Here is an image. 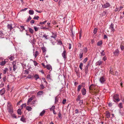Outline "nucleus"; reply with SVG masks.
I'll list each match as a JSON object with an SVG mask.
<instances>
[{
    "label": "nucleus",
    "instance_id": "4be33fe9",
    "mask_svg": "<svg viewBox=\"0 0 124 124\" xmlns=\"http://www.w3.org/2000/svg\"><path fill=\"white\" fill-rule=\"evenodd\" d=\"M56 33L54 32H52V36H51V38H53L54 39H56Z\"/></svg>",
    "mask_w": 124,
    "mask_h": 124
},
{
    "label": "nucleus",
    "instance_id": "f257e3e1",
    "mask_svg": "<svg viewBox=\"0 0 124 124\" xmlns=\"http://www.w3.org/2000/svg\"><path fill=\"white\" fill-rule=\"evenodd\" d=\"M7 109L8 110V113L10 114H12L13 113V108L12 105L9 102L8 103Z\"/></svg>",
    "mask_w": 124,
    "mask_h": 124
},
{
    "label": "nucleus",
    "instance_id": "4c0bfd02",
    "mask_svg": "<svg viewBox=\"0 0 124 124\" xmlns=\"http://www.w3.org/2000/svg\"><path fill=\"white\" fill-rule=\"evenodd\" d=\"M58 116L60 119H61L62 118L61 113L60 111L59 112Z\"/></svg>",
    "mask_w": 124,
    "mask_h": 124
},
{
    "label": "nucleus",
    "instance_id": "3c124183",
    "mask_svg": "<svg viewBox=\"0 0 124 124\" xmlns=\"http://www.w3.org/2000/svg\"><path fill=\"white\" fill-rule=\"evenodd\" d=\"M34 29L35 30V31H38L39 30V28L35 26H34Z\"/></svg>",
    "mask_w": 124,
    "mask_h": 124
},
{
    "label": "nucleus",
    "instance_id": "a211bd4d",
    "mask_svg": "<svg viewBox=\"0 0 124 124\" xmlns=\"http://www.w3.org/2000/svg\"><path fill=\"white\" fill-rule=\"evenodd\" d=\"M7 62L5 60L2 61L0 62V65L2 66H4Z\"/></svg>",
    "mask_w": 124,
    "mask_h": 124
},
{
    "label": "nucleus",
    "instance_id": "052dcab7",
    "mask_svg": "<svg viewBox=\"0 0 124 124\" xmlns=\"http://www.w3.org/2000/svg\"><path fill=\"white\" fill-rule=\"evenodd\" d=\"M6 79V77L5 76L3 78V82H5Z\"/></svg>",
    "mask_w": 124,
    "mask_h": 124
},
{
    "label": "nucleus",
    "instance_id": "8fccbe9b",
    "mask_svg": "<svg viewBox=\"0 0 124 124\" xmlns=\"http://www.w3.org/2000/svg\"><path fill=\"white\" fill-rule=\"evenodd\" d=\"M33 62L34 65L35 66H37L38 64L35 61H33Z\"/></svg>",
    "mask_w": 124,
    "mask_h": 124
},
{
    "label": "nucleus",
    "instance_id": "39448f33",
    "mask_svg": "<svg viewBox=\"0 0 124 124\" xmlns=\"http://www.w3.org/2000/svg\"><path fill=\"white\" fill-rule=\"evenodd\" d=\"M110 6V4L109 3L106 2V3L103 5H102V7L103 8H107L109 7Z\"/></svg>",
    "mask_w": 124,
    "mask_h": 124
},
{
    "label": "nucleus",
    "instance_id": "58836bf2",
    "mask_svg": "<svg viewBox=\"0 0 124 124\" xmlns=\"http://www.w3.org/2000/svg\"><path fill=\"white\" fill-rule=\"evenodd\" d=\"M83 63L82 62H81L80 63L79 66V67L81 70L82 69V67L83 66Z\"/></svg>",
    "mask_w": 124,
    "mask_h": 124
},
{
    "label": "nucleus",
    "instance_id": "f704fd0d",
    "mask_svg": "<svg viewBox=\"0 0 124 124\" xmlns=\"http://www.w3.org/2000/svg\"><path fill=\"white\" fill-rule=\"evenodd\" d=\"M17 113L19 115H21V111L20 109L19 108L17 110Z\"/></svg>",
    "mask_w": 124,
    "mask_h": 124
},
{
    "label": "nucleus",
    "instance_id": "f3484780",
    "mask_svg": "<svg viewBox=\"0 0 124 124\" xmlns=\"http://www.w3.org/2000/svg\"><path fill=\"white\" fill-rule=\"evenodd\" d=\"M13 71H15L16 70L17 68V67L16 65V64H14V63L13 64Z\"/></svg>",
    "mask_w": 124,
    "mask_h": 124
},
{
    "label": "nucleus",
    "instance_id": "4d7b16f0",
    "mask_svg": "<svg viewBox=\"0 0 124 124\" xmlns=\"http://www.w3.org/2000/svg\"><path fill=\"white\" fill-rule=\"evenodd\" d=\"M42 80L44 82H45L46 83V85H47V83L46 82V81L45 79L44 78H42Z\"/></svg>",
    "mask_w": 124,
    "mask_h": 124
},
{
    "label": "nucleus",
    "instance_id": "473e14b6",
    "mask_svg": "<svg viewBox=\"0 0 124 124\" xmlns=\"http://www.w3.org/2000/svg\"><path fill=\"white\" fill-rule=\"evenodd\" d=\"M81 98V96L80 95H78L77 97V98L76 99V100L77 101H79L80 100V99Z\"/></svg>",
    "mask_w": 124,
    "mask_h": 124
},
{
    "label": "nucleus",
    "instance_id": "c85d7f7f",
    "mask_svg": "<svg viewBox=\"0 0 124 124\" xmlns=\"http://www.w3.org/2000/svg\"><path fill=\"white\" fill-rule=\"evenodd\" d=\"M29 14L30 15H33L34 13V11L32 10H30L29 11Z\"/></svg>",
    "mask_w": 124,
    "mask_h": 124
},
{
    "label": "nucleus",
    "instance_id": "bb28decb",
    "mask_svg": "<svg viewBox=\"0 0 124 124\" xmlns=\"http://www.w3.org/2000/svg\"><path fill=\"white\" fill-rule=\"evenodd\" d=\"M8 69L7 68H5L3 70V73L4 74H5L6 73L7 71H8Z\"/></svg>",
    "mask_w": 124,
    "mask_h": 124
},
{
    "label": "nucleus",
    "instance_id": "9b49d317",
    "mask_svg": "<svg viewBox=\"0 0 124 124\" xmlns=\"http://www.w3.org/2000/svg\"><path fill=\"white\" fill-rule=\"evenodd\" d=\"M106 117L108 118H109L110 116V113L108 111H106Z\"/></svg>",
    "mask_w": 124,
    "mask_h": 124
},
{
    "label": "nucleus",
    "instance_id": "a19ab883",
    "mask_svg": "<svg viewBox=\"0 0 124 124\" xmlns=\"http://www.w3.org/2000/svg\"><path fill=\"white\" fill-rule=\"evenodd\" d=\"M109 72L110 73L113 75H114V73L113 72V70L112 69H110Z\"/></svg>",
    "mask_w": 124,
    "mask_h": 124
},
{
    "label": "nucleus",
    "instance_id": "6e6d98bb",
    "mask_svg": "<svg viewBox=\"0 0 124 124\" xmlns=\"http://www.w3.org/2000/svg\"><path fill=\"white\" fill-rule=\"evenodd\" d=\"M87 60V58H85L83 61V62L85 63Z\"/></svg>",
    "mask_w": 124,
    "mask_h": 124
},
{
    "label": "nucleus",
    "instance_id": "a878e982",
    "mask_svg": "<svg viewBox=\"0 0 124 124\" xmlns=\"http://www.w3.org/2000/svg\"><path fill=\"white\" fill-rule=\"evenodd\" d=\"M29 31L31 34H32L34 32V30H33L31 28H29Z\"/></svg>",
    "mask_w": 124,
    "mask_h": 124
},
{
    "label": "nucleus",
    "instance_id": "6e6552de",
    "mask_svg": "<svg viewBox=\"0 0 124 124\" xmlns=\"http://www.w3.org/2000/svg\"><path fill=\"white\" fill-rule=\"evenodd\" d=\"M34 96H32L30 98H29L28 100V102L27 103V104L29 105V104L30 102L32 100L34 99Z\"/></svg>",
    "mask_w": 124,
    "mask_h": 124
},
{
    "label": "nucleus",
    "instance_id": "49530a36",
    "mask_svg": "<svg viewBox=\"0 0 124 124\" xmlns=\"http://www.w3.org/2000/svg\"><path fill=\"white\" fill-rule=\"evenodd\" d=\"M26 104L25 103L23 104L21 106V109H22L23 107H26Z\"/></svg>",
    "mask_w": 124,
    "mask_h": 124
},
{
    "label": "nucleus",
    "instance_id": "20e7f679",
    "mask_svg": "<svg viewBox=\"0 0 124 124\" xmlns=\"http://www.w3.org/2000/svg\"><path fill=\"white\" fill-rule=\"evenodd\" d=\"M63 49L64 50L62 53V57L65 60L67 58V57L66 56V50H65V48H64V47H63Z\"/></svg>",
    "mask_w": 124,
    "mask_h": 124
},
{
    "label": "nucleus",
    "instance_id": "72a5a7b5",
    "mask_svg": "<svg viewBox=\"0 0 124 124\" xmlns=\"http://www.w3.org/2000/svg\"><path fill=\"white\" fill-rule=\"evenodd\" d=\"M45 112V110H43L40 114V116H43Z\"/></svg>",
    "mask_w": 124,
    "mask_h": 124
},
{
    "label": "nucleus",
    "instance_id": "bf43d9fd",
    "mask_svg": "<svg viewBox=\"0 0 124 124\" xmlns=\"http://www.w3.org/2000/svg\"><path fill=\"white\" fill-rule=\"evenodd\" d=\"M24 72L25 74H29V71L27 70H25Z\"/></svg>",
    "mask_w": 124,
    "mask_h": 124
},
{
    "label": "nucleus",
    "instance_id": "9d476101",
    "mask_svg": "<svg viewBox=\"0 0 124 124\" xmlns=\"http://www.w3.org/2000/svg\"><path fill=\"white\" fill-rule=\"evenodd\" d=\"M81 92L83 95H85L86 94V90L84 88H83L81 89Z\"/></svg>",
    "mask_w": 124,
    "mask_h": 124
},
{
    "label": "nucleus",
    "instance_id": "5fc2aeb1",
    "mask_svg": "<svg viewBox=\"0 0 124 124\" xmlns=\"http://www.w3.org/2000/svg\"><path fill=\"white\" fill-rule=\"evenodd\" d=\"M14 58L13 56H11L9 58V59L11 61L13 60Z\"/></svg>",
    "mask_w": 124,
    "mask_h": 124
},
{
    "label": "nucleus",
    "instance_id": "cd10ccee",
    "mask_svg": "<svg viewBox=\"0 0 124 124\" xmlns=\"http://www.w3.org/2000/svg\"><path fill=\"white\" fill-rule=\"evenodd\" d=\"M26 109L27 110H28V111H31L32 109V108L31 107L29 106H27L26 107Z\"/></svg>",
    "mask_w": 124,
    "mask_h": 124
},
{
    "label": "nucleus",
    "instance_id": "dca6fc26",
    "mask_svg": "<svg viewBox=\"0 0 124 124\" xmlns=\"http://www.w3.org/2000/svg\"><path fill=\"white\" fill-rule=\"evenodd\" d=\"M20 120L23 122H26V118L24 117L23 115L20 119Z\"/></svg>",
    "mask_w": 124,
    "mask_h": 124
},
{
    "label": "nucleus",
    "instance_id": "7ed1b4c3",
    "mask_svg": "<svg viewBox=\"0 0 124 124\" xmlns=\"http://www.w3.org/2000/svg\"><path fill=\"white\" fill-rule=\"evenodd\" d=\"M99 80L101 83L102 84L105 83L106 82V79L104 77H102L100 78Z\"/></svg>",
    "mask_w": 124,
    "mask_h": 124
},
{
    "label": "nucleus",
    "instance_id": "5701e85b",
    "mask_svg": "<svg viewBox=\"0 0 124 124\" xmlns=\"http://www.w3.org/2000/svg\"><path fill=\"white\" fill-rule=\"evenodd\" d=\"M95 85H94L92 84L89 87V89L92 90L94 88Z\"/></svg>",
    "mask_w": 124,
    "mask_h": 124
},
{
    "label": "nucleus",
    "instance_id": "09e8293b",
    "mask_svg": "<svg viewBox=\"0 0 124 124\" xmlns=\"http://www.w3.org/2000/svg\"><path fill=\"white\" fill-rule=\"evenodd\" d=\"M40 89L42 90L44 89L45 87L44 86L43 84H41L40 85Z\"/></svg>",
    "mask_w": 124,
    "mask_h": 124
},
{
    "label": "nucleus",
    "instance_id": "6ab92c4d",
    "mask_svg": "<svg viewBox=\"0 0 124 124\" xmlns=\"http://www.w3.org/2000/svg\"><path fill=\"white\" fill-rule=\"evenodd\" d=\"M89 66L88 65H87L86 67H85V73L86 74L88 73V67Z\"/></svg>",
    "mask_w": 124,
    "mask_h": 124
},
{
    "label": "nucleus",
    "instance_id": "1a4fd4ad",
    "mask_svg": "<svg viewBox=\"0 0 124 124\" xmlns=\"http://www.w3.org/2000/svg\"><path fill=\"white\" fill-rule=\"evenodd\" d=\"M102 61L100 60L97 62L96 63V66H100L102 64Z\"/></svg>",
    "mask_w": 124,
    "mask_h": 124
},
{
    "label": "nucleus",
    "instance_id": "37998d69",
    "mask_svg": "<svg viewBox=\"0 0 124 124\" xmlns=\"http://www.w3.org/2000/svg\"><path fill=\"white\" fill-rule=\"evenodd\" d=\"M46 78L48 79L51 80V78L50 75V74H48Z\"/></svg>",
    "mask_w": 124,
    "mask_h": 124
},
{
    "label": "nucleus",
    "instance_id": "0e129e2a",
    "mask_svg": "<svg viewBox=\"0 0 124 124\" xmlns=\"http://www.w3.org/2000/svg\"><path fill=\"white\" fill-rule=\"evenodd\" d=\"M41 64L42 65V66H43L44 67V68H46V66H45V64L43 62L42 63H41Z\"/></svg>",
    "mask_w": 124,
    "mask_h": 124
},
{
    "label": "nucleus",
    "instance_id": "a18cd8bd",
    "mask_svg": "<svg viewBox=\"0 0 124 124\" xmlns=\"http://www.w3.org/2000/svg\"><path fill=\"white\" fill-rule=\"evenodd\" d=\"M97 31V29L96 28H95L94 29V30H93V33L94 34H96Z\"/></svg>",
    "mask_w": 124,
    "mask_h": 124
},
{
    "label": "nucleus",
    "instance_id": "13d9d810",
    "mask_svg": "<svg viewBox=\"0 0 124 124\" xmlns=\"http://www.w3.org/2000/svg\"><path fill=\"white\" fill-rule=\"evenodd\" d=\"M66 99H64V100H63L62 101V104H65L66 102Z\"/></svg>",
    "mask_w": 124,
    "mask_h": 124
},
{
    "label": "nucleus",
    "instance_id": "f03ea898",
    "mask_svg": "<svg viewBox=\"0 0 124 124\" xmlns=\"http://www.w3.org/2000/svg\"><path fill=\"white\" fill-rule=\"evenodd\" d=\"M113 99L114 101L116 102V101L117 102L119 101L120 100L119 99V95L118 94H116L114 95L113 97Z\"/></svg>",
    "mask_w": 124,
    "mask_h": 124
},
{
    "label": "nucleus",
    "instance_id": "de8ad7c7",
    "mask_svg": "<svg viewBox=\"0 0 124 124\" xmlns=\"http://www.w3.org/2000/svg\"><path fill=\"white\" fill-rule=\"evenodd\" d=\"M31 19V18L29 16L28 18L27 19L26 21L27 22H28Z\"/></svg>",
    "mask_w": 124,
    "mask_h": 124
},
{
    "label": "nucleus",
    "instance_id": "ddd939ff",
    "mask_svg": "<svg viewBox=\"0 0 124 124\" xmlns=\"http://www.w3.org/2000/svg\"><path fill=\"white\" fill-rule=\"evenodd\" d=\"M5 89L3 88L2 89L0 90V94L2 95L4 94L5 92Z\"/></svg>",
    "mask_w": 124,
    "mask_h": 124
},
{
    "label": "nucleus",
    "instance_id": "c03bdc74",
    "mask_svg": "<svg viewBox=\"0 0 124 124\" xmlns=\"http://www.w3.org/2000/svg\"><path fill=\"white\" fill-rule=\"evenodd\" d=\"M12 117L14 118H16V115L15 114H10Z\"/></svg>",
    "mask_w": 124,
    "mask_h": 124
},
{
    "label": "nucleus",
    "instance_id": "e2e57ef3",
    "mask_svg": "<svg viewBox=\"0 0 124 124\" xmlns=\"http://www.w3.org/2000/svg\"><path fill=\"white\" fill-rule=\"evenodd\" d=\"M87 47H85L84 48V51L85 53H86L87 52Z\"/></svg>",
    "mask_w": 124,
    "mask_h": 124
},
{
    "label": "nucleus",
    "instance_id": "680f3d73",
    "mask_svg": "<svg viewBox=\"0 0 124 124\" xmlns=\"http://www.w3.org/2000/svg\"><path fill=\"white\" fill-rule=\"evenodd\" d=\"M42 50L43 53H45L46 51V50L45 48H41Z\"/></svg>",
    "mask_w": 124,
    "mask_h": 124
},
{
    "label": "nucleus",
    "instance_id": "c9c22d12",
    "mask_svg": "<svg viewBox=\"0 0 124 124\" xmlns=\"http://www.w3.org/2000/svg\"><path fill=\"white\" fill-rule=\"evenodd\" d=\"M34 77L35 78V80H37L39 78V75L37 74L35 75L34 76Z\"/></svg>",
    "mask_w": 124,
    "mask_h": 124
},
{
    "label": "nucleus",
    "instance_id": "864d4df0",
    "mask_svg": "<svg viewBox=\"0 0 124 124\" xmlns=\"http://www.w3.org/2000/svg\"><path fill=\"white\" fill-rule=\"evenodd\" d=\"M79 101V104L80 105H82L83 104V100H80Z\"/></svg>",
    "mask_w": 124,
    "mask_h": 124
},
{
    "label": "nucleus",
    "instance_id": "69168bd1",
    "mask_svg": "<svg viewBox=\"0 0 124 124\" xmlns=\"http://www.w3.org/2000/svg\"><path fill=\"white\" fill-rule=\"evenodd\" d=\"M39 18V16H37L36 17L35 16L33 18V19H37V20H38V18Z\"/></svg>",
    "mask_w": 124,
    "mask_h": 124
},
{
    "label": "nucleus",
    "instance_id": "ea45409f",
    "mask_svg": "<svg viewBox=\"0 0 124 124\" xmlns=\"http://www.w3.org/2000/svg\"><path fill=\"white\" fill-rule=\"evenodd\" d=\"M118 106L120 109L123 108V106H122V103H120L118 105Z\"/></svg>",
    "mask_w": 124,
    "mask_h": 124
},
{
    "label": "nucleus",
    "instance_id": "603ef678",
    "mask_svg": "<svg viewBox=\"0 0 124 124\" xmlns=\"http://www.w3.org/2000/svg\"><path fill=\"white\" fill-rule=\"evenodd\" d=\"M120 47L122 50H123L124 49V46L122 45H120Z\"/></svg>",
    "mask_w": 124,
    "mask_h": 124
},
{
    "label": "nucleus",
    "instance_id": "338daca9",
    "mask_svg": "<svg viewBox=\"0 0 124 124\" xmlns=\"http://www.w3.org/2000/svg\"><path fill=\"white\" fill-rule=\"evenodd\" d=\"M118 75V72L117 71H115V72L114 73V75H116L117 76V75Z\"/></svg>",
    "mask_w": 124,
    "mask_h": 124
},
{
    "label": "nucleus",
    "instance_id": "4468645a",
    "mask_svg": "<svg viewBox=\"0 0 124 124\" xmlns=\"http://www.w3.org/2000/svg\"><path fill=\"white\" fill-rule=\"evenodd\" d=\"M7 27L8 29L10 30V31L13 29L12 24H8L7 25Z\"/></svg>",
    "mask_w": 124,
    "mask_h": 124
},
{
    "label": "nucleus",
    "instance_id": "393cba45",
    "mask_svg": "<svg viewBox=\"0 0 124 124\" xmlns=\"http://www.w3.org/2000/svg\"><path fill=\"white\" fill-rule=\"evenodd\" d=\"M55 108V106L54 105L52 107L49 108V110L51 111H53L54 110Z\"/></svg>",
    "mask_w": 124,
    "mask_h": 124
},
{
    "label": "nucleus",
    "instance_id": "f8f14e48",
    "mask_svg": "<svg viewBox=\"0 0 124 124\" xmlns=\"http://www.w3.org/2000/svg\"><path fill=\"white\" fill-rule=\"evenodd\" d=\"M16 27L20 29H22V30H20V31H22L23 30H25L24 27L23 26L18 25L16 26Z\"/></svg>",
    "mask_w": 124,
    "mask_h": 124
},
{
    "label": "nucleus",
    "instance_id": "0eeeda50",
    "mask_svg": "<svg viewBox=\"0 0 124 124\" xmlns=\"http://www.w3.org/2000/svg\"><path fill=\"white\" fill-rule=\"evenodd\" d=\"M113 54L115 55L116 56H118L119 54V51L118 49L115 50V51L113 52Z\"/></svg>",
    "mask_w": 124,
    "mask_h": 124
},
{
    "label": "nucleus",
    "instance_id": "423d86ee",
    "mask_svg": "<svg viewBox=\"0 0 124 124\" xmlns=\"http://www.w3.org/2000/svg\"><path fill=\"white\" fill-rule=\"evenodd\" d=\"M109 28L111 30V31L114 32L115 31V30L114 28V25L112 24V23L111 24Z\"/></svg>",
    "mask_w": 124,
    "mask_h": 124
},
{
    "label": "nucleus",
    "instance_id": "b1692460",
    "mask_svg": "<svg viewBox=\"0 0 124 124\" xmlns=\"http://www.w3.org/2000/svg\"><path fill=\"white\" fill-rule=\"evenodd\" d=\"M82 87V85H79L78 87L77 91L79 93Z\"/></svg>",
    "mask_w": 124,
    "mask_h": 124
},
{
    "label": "nucleus",
    "instance_id": "774afa93",
    "mask_svg": "<svg viewBox=\"0 0 124 124\" xmlns=\"http://www.w3.org/2000/svg\"><path fill=\"white\" fill-rule=\"evenodd\" d=\"M102 60H103L104 61H105L107 60V58L105 56H104L103 57Z\"/></svg>",
    "mask_w": 124,
    "mask_h": 124
},
{
    "label": "nucleus",
    "instance_id": "412c9836",
    "mask_svg": "<svg viewBox=\"0 0 124 124\" xmlns=\"http://www.w3.org/2000/svg\"><path fill=\"white\" fill-rule=\"evenodd\" d=\"M39 54V52L37 51H36L35 52V53L33 54V55L35 56V58H36Z\"/></svg>",
    "mask_w": 124,
    "mask_h": 124
},
{
    "label": "nucleus",
    "instance_id": "e433bc0d",
    "mask_svg": "<svg viewBox=\"0 0 124 124\" xmlns=\"http://www.w3.org/2000/svg\"><path fill=\"white\" fill-rule=\"evenodd\" d=\"M48 35H46V34H44V35H43L42 36L43 38H45V39H48Z\"/></svg>",
    "mask_w": 124,
    "mask_h": 124
},
{
    "label": "nucleus",
    "instance_id": "aec40b11",
    "mask_svg": "<svg viewBox=\"0 0 124 124\" xmlns=\"http://www.w3.org/2000/svg\"><path fill=\"white\" fill-rule=\"evenodd\" d=\"M46 68L47 69L49 70H52V67L49 64L47 65H46Z\"/></svg>",
    "mask_w": 124,
    "mask_h": 124
},
{
    "label": "nucleus",
    "instance_id": "c756f323",
    "mask_svg": "<svg viewBox=\"0 0 124 124\" xmlns=\"http://www.w3.org/2000/svg\"><path fill=\"white\" fill-rule=\"evenodd\" d=\"M102 44V41L101 40L98 41L97 44V46H99L101 45Z\"/></svg>",
    "mask_w": 124,
    "mask_h": 124
},
{
    "label": "nucleus",
    "instance_id": "2eb2a0df",
    "mask_svg": "<svg viewBox=\"0 0 124 124\" xmlns=\"http://www.w3.org/2000/svg\"><path fill=\"white\" fill-rule=\"evenodd\" d=\"M80 50H81V51L79 55L80 59H81L83 57L84 53L83 51L81 49Z\"/></svg>",
    "mask_w": 124,
    "mask_h": 124
},
{
    "label": "nucleus",
    "instance_id": "7c9ffc66",
    "mask_svg": "<svg viewBox=\"0 0 124 124\" xmlns=\"http://www.w3.org/2000/svg\"><path fill=\"white\" fill-rule=\"evenodd\" d=\"M44 93V92L43 91H39L37 93V94L39 95H42Z\"/></svg>",
    "mask_w": 124,
    "mask_h": 124
},
{
    "label": "nucleus",
    "instance_id": "79ce46f5",
    "mask_svg": "<svg viewBox=\"0 0 124 124\" xmlns=\"http://www.w3.org/2000/svg\"><path fill=\"white\" fill-rule=\"evenodd\" d=\"M101 56H103L105 55V53L104 50H102V52H101Z\"/></svg>",
    "mask_w": 124,
    "mask_h": 124
},
{
    "label": "nucleus",
    "instance_id": "2f4dec72",
    "mask_svg": "<svg viewBox=\"0 0 124 124\" xmlns=\"http://www.w3.org/2000/svg\"><path fill=\"white\" fill-rule=\"evenodd\" d=\"M4 34L2 32L0 31V37L3 38L4 37Z\"/></svg>",
    "mask_w": 124,
    "mask_h": 124
}]
</instances>
